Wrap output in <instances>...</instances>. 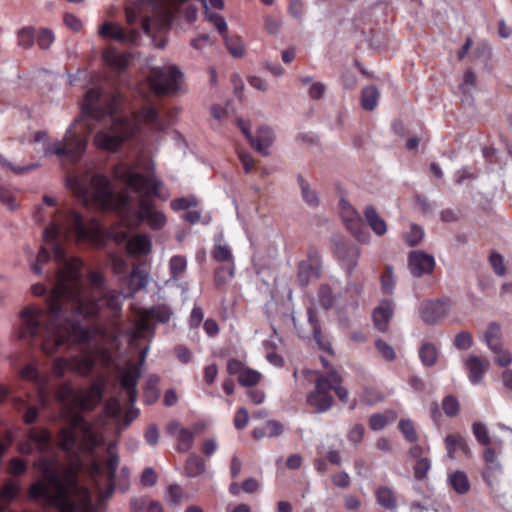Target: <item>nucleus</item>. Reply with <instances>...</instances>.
I'll use <instances>...</instances> for the list:
<instances>
[{
    "label": "nucleus",
    "mask_w": 512,
    "mask_h": 512,
    "mask_svg": "<svg viewBox=\"0 0 512 512\" xmlns=\"http://www.w3.org/2000/svg\"><path fill=\"white\" fill-rule=\"evenodd\" d=\"M62 224L52 223L43 232L46 242H53V255L60 268L50 276L53 287L46 298V309L35 306L25 307L21 313L19 338L39 341L46 355H53L68 343H86L91 332L80 324L83 318L97 314L99 304L89 302L83 294L80 268L81 261L67 259L64 249L54 240L65 229L78 240L93 237L83 217L69 210L61 214Z\"/></svg>",
    "instance_id": "nucleus-1"
},
{
    "label": "nucleus",
    "mask_w": 512,
    "mask_h": 512,
    "mask_svg": "<svg viewBox=\"0 0 512 512\" xmlns=\"http://www.w3.org/2000/svg\"><path fill=\"white\" fill-rule=\"evenodd\" d=\"M35 465L41 473V479L31 485L30 498L42 500L60 512H76L78 505L71 499L72 495L80 492L76 473L67 469L60 474L45 458H41Z\"/></svg>",
    "instance_id": "nucleus-2"
},
{
    "label": "nucleus",
    "mask_w": 512,
    "mask_h": 512,
    "mask_svg": "<svg viewBox=\"0 0 512 512\" xmlns=\"http://www.w3.org/2000/svg\"><path fill=\"white\" fill-rule=\"evenodd\" d=\"M100 101L101 92L96 88L89 89L82 104V113L89 119L105 120L109 124V128L96 133L94 143L100 149L114 152L130 138L132 130L127 121L113 117L111 107H102Z\"/></svg>",
    "instance_id": "nucleus-3"
},
{
    "label": "nucleus",
    "mask_w": 512,
    "mask_h": 512,
    "mask_svg": "<svg viewBox=\"0 0 512 512\" xmlns=\"http://www.w3.org/2000/svg\"><path fill=\"white\" fill-rule=\"evenodd\" d=\"M115 176L135 192L141 194L137 213L139 220L146 222L154 230L161 229L166 223V217L154 208L148 197L158 196V189L162 183L154 176H144L127 167L117 169Z\"/></svg>",
    "instance_id": "nucleus-4"
},
{
    "label": "nucleus",
    "mask_w": 512,
    "mask_h": 512,
    "mask_svg": "<svg viewBox=\"0 0 512 512\" xmlns=\"http://www.w3.org/2000/svg\"><path fill=\"white\" fill-rule=\"evenodd\" d=\"M66 186L85 206L108 209L114 203L115 195L106 176H69Z\"/></svg>",
    "instance_id": "nucleus-5"
},
{
    "label": "nucleus",
    "mask_w": 512,
    "mask_h": 512,
    "mask_svg": "<svg viewBox=\"0 0 512 512\" xmlns=\"http://www.w3.org/2000/svg\"><path fill=\"white\" fill-rule=\"evenodd\" d=\"M75 429L81 432L79 446L84 452L93 454L95 449L102 444V439L94 433L90 423L78 416L73 419L71 427H63L59 430L58 441L59 447L62 450L70 452L74 449L77 443V437L74 432Z\"/></svg>",
    "instance_id": "nucleus-6"
},
{
    "label": "nucleus",
    "mask_w": 512,
    "mask_h": 512,
    "mask_svg": "<svg viewBox=\"0 0 512 512\" xmlns=\"http://www.w3.org/2000/svg\"><path fill=\"white\" fill-rule=\"evenodd\" d=\"M182 76L176 66L157 67L152 69L149 82L156 94H173L179 90Z\"/></svg>",
    "instance_id": "nucleus-7"
},
{
    "label": "nucleus",
    "mask_w": 512,
    "mask_h": 512,
    "mask_svg": "<svg viewBox=\"0 0 512 512\" xmlns=\"http://www.w3.org/2000/svg\"><path fill=\"white\" fill-rule=\"evenodd\" d=\"M307 402L319 413L326 412L332 407L334 399L327 375H319L317 377L315 389L307 396Z\"/></svg>",
    "instance_id": "nucleus-8"
},
{
    "label": "nucleus",
    "mask_w": 512,
    "mask_h": 512,
    "mask_svg": "<svg viewBox=\"0 0 512 512\" xmlns=\"http://www.w3.org/2000/svg\"><path fill=\"white\" fill-rule=\"evenodd\" d=\"M334 256L346 267L348 274L351 275L357 266L361 250L357 245L342 240H335L332 244Z\"/></svg>",
    "instance_id": "nucleus-9"
},
{
    "label": "nucleus",
    "mask_w": 512,
    "mask_h": 512,
    "mask_svg": "<svg viewBox=\"0 0 512 512\" xmlns=\"http://www.w3.org/2000/svg\"><path fill=\"white\" fill-rule=\"evenodd\" d=\"M450 307L443 300L423 301L419 307L422 321L427 325L439 324L449 313Z\"/></svg>",
    "instance_id": "nucleus-10"
},
{
    "label": "nucleus",
    "mask_w": 512,
    "mask_h": 512,
    "mask_svg": "<svg viewBox=\"0 0 512 512\" xmlns=\"http://www.w3.org/2000/svg\"><path fill=\"white\" fill-rule=\"evenodd\" d=\"M408 265L411 274L420 278L426 274H431L435 268V259L432 255L421 251H411L408 256Z\"/></svg>",
    "instance_id": "nucleus-11"
},
{
    "label": "nucleus",
    "mask_w": 512,
    "mask_h": 512,
    "mask_svg": "<svg viewBox=\"0 0 512 512\" xmlns=\"http://www.w3.org/2000/svg\"><path fill=\"white\" fill-rule=\"evenodd\" d=\"M102 37H109L121 43L136 44L140 38L137 29L124 30L120 25L111 22H105L99 29Z\"/></svg>",
    "instance_id": "nucleus-12"
},
{
    "label": "nucleus",
    "mask_w": 512,
    "mask_h": 512,
    "mask_svg": "<svg viewBox=\"0 0 512 512\" xmlns=\"http://www.w3.org/2000/svg\"><path fill=\"white\" fill-rule=\"evenodd\" d=\"M173 316V311L165 304L154 305L144 311L143 319L140 322V328L143 331L152 329L151 321L158 323H167Z\"/></svg>",
    "instance_id": "nucleus-13"
},
{
    "label": "nucleus",
    "mask_w": 512,
    "mask_h": 512,
    "mask_svg": "<svg viewBox=\"0 0 512 512\" xmlns=\"http://www.w3.org/2000/svg\"><path fill=\"white\" fill-rule=\"evenodd\" d=\"M483 458L485 461V468L481 473L482 478L489 487L493 488L494 484L499 482L497 476L501 473L502 466L497 460L496 453L492 448H486L484 450Z\"/></svg>",
    "instance_id": "nucleus-14"
},
{
    "label": "nucleus",
    "mask_w": 512,
    "mask_h": 512,
    "mask_svg": "<svg viewBox=\"0 0 512 512\" xmlns=\"http://www.w3.org/2000/svg\"><path fill=\"white\" fill-rule=\"evenodd\" d=\"M26 437L33 444L36 452L43 454L52 450V434L47 428H30L26 432Z\"/></svg>",
    "instance_id": "nucleus-15"
},
{
    "label": "nucleus",
    "mask_w": 512,
    "mask_h": 512,
    "mask_svg": "<svg viewBox=\"0 0 512 512\" xmlns=\"http://www.w3.org/2000/svg\"><path fill=\"white\" fill-rule=\"evenodd\" d=\"M342 297V290L337 285L322 284L319 287L318 301L320 306L325 310L336 307Z\"/></svg>",
    "instance_id": "nucleus-16"
},
{
    "label": "nucleus",
    "mask_w": 512,
    "mask_h": 512,
    "mask_svg": "<svg viewBox=\"0 0 512 512\" xmlns=\"http://www.w3.org/2000/svg\"><path fill=\"white\" fill-rule=\"evenodd\" d=\"M141 376L139 367H132L123 373L120 385L126 391L128 396V403L133 405L137 399V382Z\"/></svg>",
    "instance_id": "nucleus-17"
},
{
    "label": "nucleus",
    "mask_w": 512,
    "mask_h": 512,
    "mask_svg": "<svg viewBox=\"0 0 512 512\" xmlns=\"http://www.w3.org/2000/svg\"><path fill=\"white\" fill-rule=\"evenodd\" d=\"M63 141L68 146L69 159L71 161L78 160L86 149L87 141L79 135L72 133L71 127L66 131Z\"/></svg>",
    "instance_id": "nucleus-18"
},
{
    "label": "nucleus",
    "mask_w": 512,
    "mask_h": 512,
    "mask_svg": "<svg viewBox=\"0 0 512 512\" xmlns=\"http://www.w3.org/2000/svg\"><path fill=\"white\" fill-rule=\"evenodd\" d=\"M116 445L114 443H110L107 447V453L109 454V458L106 461L105 467L107 470V479L111 483L107 491L104 493L103 498H109L114 492V480L116 476V470L119 466V456L114 451Z\"/></svg>",
    "instance_id": "nucleus-19"
},
{
    "label": "nucleus",
    "mask_w": 512,
    "mask_h": 512,
    "mask_svg": "<svg viewBox=\"0 0 512 512\" xmlns=\"http://www.w3.org/2000/svg\"><path fill=\"white\" fill-rule=\"evenodd\" d=\"M393 316L392 303L388 300L381 302L380 306L373 311V321L376 328L385 332L388 328V323Z\"/></svg>",
    "instance_id": "nucleus-20"
},
{
    "label": "nucleus",
    "mask_w": 512,
    "mask_h": 512,
    "mask_svg": "<svg viewBox=\"0 0 512 512\" xmlns=\"http://www.w3.org/2000/svg\"><path fill=\"white\" fill-rule=\"evenodd\" d=\"M364 217L367 224L376 235L382 236L387 232V224L385 220L378 214L374 206L369 205L365 207Z\"/></svg>",
    "instance_id": "nucleus-21"
},
{
    "label": "nucleus",
    "mask_w": 512,
    "mask_h": 512,
    "mask_svg": "<svg viewBox=\"0 0 512 512\" xmlns=\"http://www.w3.org/2000/svg\"><path fill=\"white\" fill-rule=\"evenodd\" d=\"M465 365L469 371V379L473 384L479 383L488 367V362L482 358L472 355L466 361Z\"/></svg>",
    "instance_id": "nucleus-22"
},
{
    "label": "nucleus",
    "mask_w": 512,
    "mask_h": 512,
    "mask_svg": "<svg viewBox=\"0 0 512 512\" xmlns=\"http://www.w3.org/2000/svg\"><path fill=\"white\" fill-rule=\"evenodd\" d=\"M445 446L447 455L450 459L454 458V453L457 448L460 449L467 457H471L472 455L465 438L458 433L447 435L445 438Z\"/></svg>",
    "instance_id": "nucleus-23"
},
{
    "label": "nucleus",
    "mask_w": 512,
    "mask_h": 512,
    "mask_svg": "<svg viewBox=\"0 0 512 512\" xmlns=\"http://www.w3.org/2000/svg\"><path fill=\"white\" fill-rule=\"evenodd\" d=\"M308 322L312 327L313 338L317 342L321 350L332 352L331 345L328 341L322 337L321 327L317 318V313L314 308L309 307L307 309Z\"/></svg>",
    "instance_id": "nucleus-24"
},
{
    "label": "nucleus",
    "mask_w": 512,
    "mask_h": 512,
    "mask_svg": "<svg viewBox=\"0 0 512 512\" xmlns=\"http://www.w3.org/2000/svg\"><path fill=\"white\" fill-rule=\"evenodd\" d=\"M255 138L254 149H256L263 156L269 154L268 148L274 141V134L272 130L267 126H261L257 130V137Z\"/></svg>",
    "instance_id": "nucleus-25"
},
{
    "label": "nucleus",
    "mask_w": 512,
    "mask_h": 512,
    "mask_svg": "<svg viewBox=\"0 0 512 512\" xmlns=\"http://www.w3.org/2000/svg\"><path fill=\"white\" fill-rule=\"evenodd\" d=\"M484 341L491 351L498 353L501 351V328L496 322L489 323L484 334Z\"/></svg>",
    "instance_id": "nucleus-26"
},
{
    "label": "nucleus",
    "mask_w": 512,
    "mask_h": 512,
    "mask_svg": "<svg viewBox=\"0 0 512 512\" xmlns=\"http://www.w3.org/2000/svg\"><path fill=\"white\" fill-rule=\"evenodd\" d=\"M140 116L157 131H164L167 127V124L160 117L158 110L154 106L143 107Z\"/></svg>",
    "instance_id": "nucleus-27"
},
{
    "label": "nucleus",
    "mask_w": 512,
    "mask_h": 512,
    "mask_svg": "<svg viewBox=\"0 0 512 512\" xmlns=\"http://www.w3.org/2000/svg\"><path fill=\"white\" fill-rule=\"evenodd\" d=\"M129 253L134 255H145L151 250V241L146 235H137L127 243Z\"/></svg>",
    "instance_id": "nucleus-28"
},
{
    "label": "nucleus",
    "mask_w": 512,
    "mask_h": 512,
    "mask_svg": "<svg viewBox=\"0 0 512 512\" xmlns=\"http://www.w3.org/2000/svg\"><path fill=\"white\" fill-rule=\"evenodd\" d=\"M321 276V272L317 267L310 265L306 261H301L298 265V273L297 280L301 286H306L309 284L311 278H319Z\"/></svg>",
    "instance_id": "nucleus-29"
},
{
    "label": "nucleus",
    "mask_w": 512,
    "mask_h": 512,
    "mask_svg": "<svg viewBox=\"0 0 512 512\" xmlns=\"http://www.w3.org/2000/svg\"><path fill=\"white\" fill-rule=\"evenodd\" d=\"M327 377L331 385V390H334L341 402L348 401V390L341 386L342 377L335 368H330Z\"/></svg>",
    "instance_id": "nucleus-30"
},
{
    "label": "nucleus",
    "mask_w": 512,
    "mask_h": 512,
    "mask_svg": "<svg viewBox=\"0 0 512 512\" xmlns=\"http://www.w3.org/2000/svg\"><path fill=\"white\" fill-rule=\"evenodd\" d=\"M380 97L379 90L373 86H367L362 91L361 106L366 111H372L376 108Z\"/></svg>",
    "instance_id": "nucleus-31"
},
{
    "label": "nucleus",
    "mask_w": 512,
    "mask_h": 512,
    "mask_svg": "<svg viewBox=\"0 0 512 512\" xmlns=\"http://www.w3.org/2000/svg\"><path fill=\"white\" fill-rule=\"evenodd\" d=\"M20 487L18 484L9 482L0 489V512H4L6 506L18 495Z\"/></svg>",
    "instance_id": "nucleus-32"
},
{
    "label": "nucleus",
    "mask_w": 512,
    "mask_h": 512,
    "mask_svg": "<svg viewBox=\"0 0 512 512\" xmlns=\"http://www.w3.org/2000/svg\"><path fill=\"white\" fill-rule=\"evenodd\" d=\"M452 488L458 494H466L470 489V482L467 475L462 471H455L449 476Z\"/></svg>",
    "instance_id": "nucleus-33"
},
{
    "label": "nucleus",
    "mask_w": 512,
    "mask_h": 512,
    "mask_svg": "<svg viewBox=\"0 0 512 512\" xmlns=\"http://www.w3.org/2000/svg\"><path fill=\"white\" fill-rule=\"evenodd\" d=\"M187 267V260L184 256L175 255L169 261V269L171 277L170 281L177 282L180 276L185 272Z\"/></svg>",
    "instance_id": "nucleus-34"
},
{
    "label": "nucleus",
    "mask_w": 512,
    "mask_h": 512,
    "mask_svg": "<svg viewBox=\"0 0 512 512\" xmlns=\"http://www.w3.org/2000/svg\"><path fill=\"white\" fill-rule=\"evenodd\" d=\"M148 274L138 267H134L130 273L129 284L134 292L146 288L148 284Z\"/></svg>",
    "instance_id": "nucleus-35"
},
{
    "label": "nucleus",
    "mask_w": 512,
    "mask_h": 512,
    "mask_svg": "<svg viewBox=\"0 0 512 512\" xmlns=\"http://www.w3.org/2000/svg\"><path fill=\"white\" fill-rule=\"evenodd\" d=\"M419 357L424 366H434L438 357L436 347L432 343H424L419 349Z\"/></svg>",
    "instance_id": "nucleus-36"
},
{
    "label": "nucleus",
    "mask_w": 512,
    "mask_h": 512,
    "mask_svg": "<svg viewBox=\"0 0 512 512\" xmlns=\"http://www.w3.org/2000/svg\"><path fill=\"white\" fill-rule=\"evenodd\" d=\"M94 366V360L89 356L74 357L71 359V370L81 375H88Z\"/></svg>",
    "instance_id": "nucleus-37"
},
{
    "label": "nucleus",
    "mask_w": 512,
    "mask_h": 512,
    "mask_svg": "<svg viewBox=\"0 0 512 512\" xmlns=\"http://www.w3.org/2000/svg\"><path fill=\"white\" fill-rule=\"evenodd\" d=\"M376 498L378 503L388 510L396 508V498L393 491L387 487H380L376 491Z\"/></svg>",
    "instance_id": "nucleus-38"
},
{
    "label": "nucleus",
    "mask_w": 512,
    "mask_h": 512,
    "mask_svg": "<svg viewBox=\"0 0 512 512\" xmlns=\"http://www.w3.org/2000/svg\"><path fill=\"white\" fill-rule=\"evenodd\" d=\"M56 398L63 404H69L70 402H79L80 397L68 383H62L57 388Z\"/></svg>",
    "instance_id": "nucleus-39"
},
{
    "label": "nucleus",
    "mask_w": 512,
    "mask_h": 512,
    "mask_svg": "<svg viewBox=\"0 0 512 512\" xmlns=\"http://www.w3.org/2000/svg\"><path fill=\"white\" fill-rule=\"evenodd\" d=\"M104 59L106 63L114 69L122 70L128 65L127 56L115 50L105 52Z\"/></svg>",
    "instance_id": "nucleus-40"
},
{
    "label": "nucleus",
    "mask_w": 512,
    "mask_h": 512,
    "mask_svg": "<svg viewBox=\"0 0 512 512\" xmlns=\"http://www.w3.org/2000/svg\"><path fill=\"white\" fill-rule=\"evenodd\" d=\"M297 182L300 186L303 200L310 206L318 205V197L315 191L310 188L309 183L302 175L297 176Z\"/></svg>",
    "instance_id": "nucleus-41"
},
{
    "label": "nucleus",
    "mask_w": 512,
    "mask_h": 512,
    "mask_svg": "<svg viewBox=\"0 0 512 512\" xmlns=\"http://www.w3.org/2000/svg\"><path fill=\"white\" fill-rule=\"evenodd\" d=\"M204 460L196 455H192L187 459L185 470L188 476L196 477L205 471Z\"/></svg>",
    "instance_id": "nucleus-42"
},
{
    "label": "nucleus",
    "mask_w": 512,
    "mask_h": 512,
    "mask_svg": "<svg viewBox=\"0 0 512 512\" xmlns=\"http://www.w3.org/2000/svg\"><path fill=\"white\" fill-rule=\"evenodd\" d=\"M441 406L447 417H456L460 412V403L453 395L445 396Z\"/></svg>",
    "instance_id": "nucleus-43"
},
{
    "label": "nucleus",
    "mask_w": 512,
    "mask_h": 512,
    "mask_svg": "<svg viewBox=\"0 0 512 512\" xmlns=\"http://www.w3.org/2000/svg\"><path fill=\"white\" fill-rule=\"evenodd\" d=\"M473 434L479 444L488 446L491 443V437L487 426L482 422H474L472 425Z\"/></svg>",
    "instance_id": "nucleus-44"
},
{
    "label": "nucleus",
    "mask_w": 512,
    "mask_h": 512,
    "mask_svg": "<svg viewBox=\"0 0 512 512\" xmlns=\"http://www.w3.org/2000/svg\"><path fill=\"white\" fill-rule=\"evenodd\" d=\"M228 51L234 57H241L244 54L242 42L238 36H229L227 33L222 36Z\"/></svg>",
    "instance_id": "nucleus-45"
},
{
    "label": "nucleus",
    "mask_w": 512,
    "mask_h": 512,
    "mask_svg": "<svg viewBox=\"0 0 512 512\" xmlns=\"http://www.w3.org/2000/svg\"><path fill=\"white\" fill-rule=\"evenodd\" d=\"M260 379L261 374L258 371L249 368L244 369L238 376L239 383L245 387H252L258 384Z\"/></svg>",
    "instance_id": "nucleus-46"
},
{
    "label": "nucleus",
    "mask_w": 512,
    "mask_h": 512,
    "mask_svg": "<svg viewBox=\"0 0 512 512\" xmlns=\"http://www.w3.org/2000/svg\"><path fill=\"white\" fill-rule=\"evenodd\" d=\"M18 44L25 49L31 48L34 44L35 31L32 27H24L18 31Z\"/></svg>",
    "instance_id": "nucleus-47"
},
{
    "label": "nucleus",
    "mask_w": 512,
    "mask_h": 512,
    "mask_svg": "<svg viewBox=\"0 0 512 512\" xmlns=\"http://www.w3.org/2000/svg\"><path fill=\"white\" fill-rule=\"evenodd\" d=\"M194 440V433L188 429H179L178 434V451L186 452L192 445Z\"/></svg>",
    "instance_id": "nucleus-48"
},
{
    "label": "nucleus",
    "mask_w": 512,
    "mask_h": 512,
    "mask_svg": "<svg viewBox=\"0 0 512 512\" xmlns=\"http://www.w3.org/2000/svg\"><path fill=\"white\" fill-rule=\"evenodd\" d=\"M102 398V389L99 385L93 384L89 387L86 395L80 400L79 403L83 407H88L93 402L99 401Z\"/></svg>",
    "instance_id": "nucleus-49"
},
{
    "label": "nucleus",
    "mask_w": 512,
    "mask_h": 512,
    "mask_svg": "<svg viewBox=\"0 0 512 512\" xmlns=\"http://www.w3.org/2000/svg\"><path fill=\"white\" fill-rule=\"evenodd\" d=\"M0 164L3 168L11 170L16 175H22L38 167L37 163H31L25 166L14 165L3 156H0Z\"/></svg>",
    "instance_id": "nucleus-50"
},
{
    "label": "nucleus",
    "mask_w": 512,
    "mask_h": 512,
    "mask_svg": "<svg viewBox=\"0 0 512 512\" xmlns=\"http://www.w3.org/2000/svg\"><path fill=\"white\" fill-rule=\"evenodd\" d=\"M0 164L3 168L11 170L16 175H22L38 167L37 163H31L25 166L14 165L3 156H0Z\"/></svg>",
    "instance_id": "nucleus-51"
},
{
    "label": "nucleus",
    "mask_w": 512,
    "mask_h": 512,
    "mask_svg": "<svg viewBox=\"0 0 512 512\" xmlns=\"http://www.w3.org/2000/svg\"><path fill=\"white\" fill-rule=\"evenodd\" d=\"M398 427L406 440L409 442H416L417 441V434L414 428V425L411 420L409 419H401L399 421Z\"/></svg>",
    "instance_id": "nucleus-52"
},
{
    "label": "nucleus",
    "mask_w": 512,
    "mask_h": 512,
    "mask_svg": "<svg viewBox=\"0 0 512 512\" xmlns=\"http://www.w3.org/2000/svg\"><path fill=\"white\" fill-rule=\"evenodd\" d=\"M431 468V461L427 457L424 459H418L413 467L414 477L417 480H423L427 472Z\"/></svg>",
    "instance_id": "nucleus-53"
},
{
    "label": "nucleus",
    "mask_w": 512,
    "mask_h": 512,
    "mask_svg": "<svg viewBox=\"0 0 512 512\" xmlns=\"http://www.w3.org/2000/svg\"><path fill=\"white\" fill-rule=\"evenodd\" d=\"M67 370H71V361L62 357L55 358L52 364V371L57 378H63Z\"/></svg>",
    "instance_id": "nucleus-54"
},
{
    "label": "nucleus",
    "mask_w": 512,
    "mask_h": 512,
    "mask_svg": "<svg viewBox=\"0 0 512 512\" xmlns=\"http://www.w3.org/2000/svg\"><path fill=\"white\" fill-rule=\"evenodd\" d=\"M454 345L459 350H467L473 345L472 335L466 331L459 332L454 339Z\"/></svg>",
    "instance_id": "nucleus-55"
},
{
    "label": "nucleus",
    "mask_w": 512,
    "mask_h": 512,
    "mask_svg": "<svg viewBox=\"0 0 512 512\" xmlns=\"http://www.w3.org/2000/svg\"><path fill=\"white\" fill-rule=\"evenodd\" d=\"M424 237V230L418 225H411L409 234L406 237V242L409 246L413 247L418 245Z\"/></svg>",
    "instance_id": "nucleus-56"
},
{
    "label": "nucleus",
    "mask_w": 512,
    "mask_h": 512,
    "mask_svg": "<svg viewBox=\"0 0 512 512\" xmlns=\"http://www.w3.org/2000/svg\"><path fill=\"white\" fill-rule=\"evenodd\" d=\"M227 277H234V268L229 267L227 269L221 267L215 271L214 282L217 287H222L227 282Z\"/></svg>",
    "instance_id": "nucleus-57"
},
{
    "label": "nucleus",
    "mask_w": 512,
    "mask_h": 512,
    "mask_svg": "<svg viewBox=\"0 0 512 512\" xmlns=\"http://www.w3.org/2000/svg\"><path fill=\"white\" fill-rule=\"evenodd\" d=\"M213 258L218 262H231V250L226 245H215L213 250Z\"/></svg>",
    "instance_id": "nucleus-58"
},
{
    "label": "nucleus",
    "mask_w": 512,
    "mask_h": 512,
    "mask_svg": "<svg viewBox=\"0 0 512 512\" xmlns=\"http://www.w3.org/2000/svg\"><path fill=\"white\" fill-rule=\"evenodd\" d=\"M489 262L494 272L498 276H504L506 274V267L504 265L503 257L499 253H492L489 257Z\"/></svg>",
    "instance_id": "nucleus-59"
},
{
    "label": "nucleus",
    "mask_w": 512,
    "mask_h": 512,
    "mask_svg": "<svg viewBox=\"0 0 512 512\" xmlns=\"http://www.w3.org/2000/svg\"><path fill=\"white\" fill-rule=\"evenodd\" d=\"M382 288L385 293L392 294L394 288L393 282V269L391 266H387L381 277Z\"/></svg>",
    "instance_id": "nucleus-60"
},
{
    "label": "nucleus",
    "mask_w": 512,
    "mask_h": 512,
    "mask_svg": "<svg viewBox=\"0 0 512 512\" xmlns=\"http://www.w3.org/2000/svg\"><path fill=\"white\" fill-rule=\"evenodd\" d=\"M376 349L382 355V357L388 361H392L395 359V351L394 349L385 341L378 339L375 342Z\"/></svg>",
    "instance_id": "nucleus-61"
},
{
    "label": "nucleus",
    "mask_w": 512,
    "mask_h": 512,
    "mask_svg": "<svg viewBox=\"0 0 512 512\" xmlns=\"http://www.w3.org/2000/svg\"><path fill=\"white\" fill-rule=\"evenodd\" d=\"M208 19L215 26L219 34L225 36L228 27L224 17L218 13H210Z\"/></svg>",
    "instance_id": "nucleus-62"
},
{
    "label": "nucleus",
    "mask_w": 512,
    "mask_h": 512,
    "mask_svg": "<svg viewBox=\"0 0 512 512\" xmlns=\"http://www.w3.org/2000/svg\"><path fill=\"white\" fill-rule=\"evenodd\" d=\"M476 86V75L472 70H468L464 74L463 82L460 85V89L463 93L468 94Z\"/></svg>",
    "instance_id": "nucleus-63"
},
{
    "label": "nucleus",
    "mask_w": 512,
    "mask_h": 512,
    "mask_svg": "<svg viewBox=\"0 0 512 512\" xmlns=\"http://www.w3.org/2000/svg\"><path fill=\"white\" fill-rule=\"evenodd\" d=\"M54 41V35L49 29H42L37 36V43L41 49H47Z\"/></svg>",
    "instance_id": "nucleus-64"
}]
</instances>
